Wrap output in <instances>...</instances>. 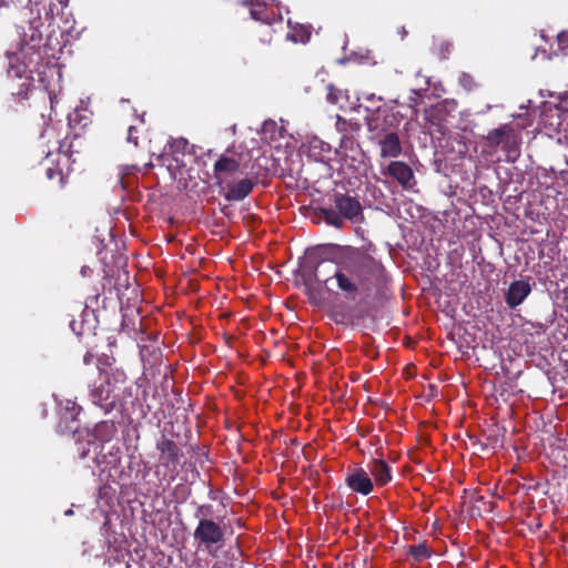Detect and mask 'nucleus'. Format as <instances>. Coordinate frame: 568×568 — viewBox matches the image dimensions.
I'll return each mask as SVG.
<instances>
[{
    "mask_svg": "<svg viewBox=\"0 0 568 568\" xmlns=\"http://www.w3.org/2000/svg\"><path fill=\"white\" fill-rule=\"evenodd\" d=\"M240 168V163L227 156H221L214 164V174L220 186L229 183V178Z\"/></svg>",
    "mask_w": 568,
    "mask_h": 568,
    "instance_id": "nucleus-13",
    "label": "nucleus"
},
{
    "mask_svg": "<svg viewBox=\"0 0 568 568\" xmlns=\"http://www.w3.org/2000/svg\"><path fill=\"white\" fill-rule=\"evenodd\" d=\"M384 174L390 175L404 189H410L414 182V172L412 168L402 161H392L383 171Z\"/></svg>",
    "mask_w": 568,
    "mask_h": 568,
    "instance_id": "nucleus-11",
    "label": "nucleus"
},
{
    "mask_svg": "<svg viewBox=\"0 0 568 568\" xmlns=\"http://www.w3.org/2000/svg\"><path fill=\"white\" fill-rule=\"evenodd\" d=\"M509 144L508 145H503V150L506 152V161L508 162H515L517 156H518V143H517V139H516V135H515V132H513L510 135H509Z\"/></svg>",
    "mask_w": 568,
    "mask_h": 568,
    "instance_id": "nucleus-20",
    "label": "nucleus"
},
{
    "mask_svg": "<svg viewBox=\"0 0 568 568\" xmlns=\"http://www.w3.org/2000/svg\"><path fill=\"white\" fill-rule=\"evenodd\" d=\"M156 449L160 452L159 463L164 468V476L173 480L179 473L182 456L178 445L163 436L158 440Z\"/></svg>",
    "mask_w": 568,
    "mask_h": 568,
    "instance_id": "nucleus-5",
    "label": "nucleus"
},
{
    "mask_svg": "<svg viewBox=\"0 0 568 568\" xmlns=\"http://www.w3.org/2000/svg\"><path fill=\"white\" fill-rule=\"evenodd\" d=\"M141 356L144 357V348L141 349Z\"/></svg>",
    "mask_w": 568,
    "mask_h": 568,
    "instance_id": "nucleus-36",
    "label": "nucleus"
},
{
    "mask_svg": "<svg viewBox=\"0 0 568 568\" xmlns=\"http://www.w3.org/2000/svg\"><path fill=\"white\" fill-rule=\"evenodd\" d=\"M323 219L328 224L336 229H342L344 226V217L339 212L334 210H323Z\"/></svg>",
    "mask_w": 568,
    "mask_h": 568,
    "instance_id": "nucleus-19",
    "label": "nucleus"
},
{
    "mask_svg": "<svg viewBox=\"0 0 568 568\" xmlns=\"http://www.w3.org/2000/svg\"><path fill=\"white\" fill-rule=\"evenodd\" d=\"M19 0H0V8L1 7H4V6H9L11 3H16L18 2Z\"/></svg>",
    "mask_w": 568,
    "mask_h": 568,
    "instance_id": "nucleus-34",
    "label": "nucleus"
},
{
    "mask_svg": "<svg viewBox=\"0 0 568 568\" xmlns=\"http://www.w3.org/2000/svg\"><path fill=\"white\" fill-rule=\"evenodd\" d=\"M276 126V123L274 121H265L263 123V131L267 132Z\"/></svg>",
    "mask_w": 568,
    "mask_h": 568,
    "instance_id": "nucleus-31",
    "label": "nucleus"
},
{
    "mask_svg": "<svg viewBox=\"0 0 568 568\" xmlns=\"http://www.w3.org/2000/svg\"><path fill=\"white\" fill-rule=\"evenodd\" d=\"M211 506L202 505L197 508L195 517L200 518L194 530V539L203 545L210 555L215 556L213 546L223 541L224 532L222 527L212 519L206 518L211 514Z\"/></svg>",
    "mask_w": 568,
    "mask_h": 568,
    "instance_id": "nucleus-4",
    "label": "nucleus"
},
{
    "mask_svg": "<svg viewBox=\"0 0 568 568\" xmlns=\"http://www.w3.org/2000/svg\"><path fill=\"white\" fill-rule=\"evenodd\" d=\"M335 205L344 219L353 223L362 221V206L356 199L348 195H336Z\"/></svg>",
    "mask_w": 568,
    "mask_h": 568,
    "instance_id": "nucleus-10",
    "label": "nucleus"
},
{
    "mask_svg": "<svg viewBox=\"0 0 568 568\" xmlns=\"http://www.w3.org/2000/svg\"><path fill=\"white\" fill-rule=\"evenodd\" d=\"M368 470L379 486L388 484L393 478L390 467L383 459H373L368 464Z\"/></svg>",
    "mask_w": 568,
    "mask_h": 568,
    "instance_id": "nucleus-15",
    "label": "nucleus"
},
{
    "mask_svg": "<svg viewBox=\"0 0 568 568\" xmlns=\"http://www.w3.org/2000/svg\"><path fill=\"white\" fill-rule=\"evenodd\" d=\"M513 132H514V129L508 124H505L497 129H494L486 136L487 143L491 148H497V146L503 148V145H508L509 144L508 139Z\"/></svg>",
    "mask_w": 568,
    "mask_h": 568,
    "instance_id": "nucleus-16",
    "label": "nucleus"
},
{
    "mask_svg": "<svg viewBox=\"0 0 568 568\" xmlns=\"http://www.w3.org/2000/svg\"><path fill=\"white\" fill-rule=\"evenodd\" d=\"M409 554L416 561H423L429 557V550L425 544L413 545L409 547Z\"/></svg>",
    "mask_w": 568,
    "mask_h": 568,
    "instance_id": "nucleus-22",
    "label": "nucleus"
},
{
    "mask_svg": "<svg viewBox=\"0 0 568 568\" xmlns=\"http://www.w3.org/2000/svg\"><path fill=\"white\" fill-rule=\"evenodd\" d=\"M41 26L40 19L30 22L29 31L24 32L21 40V47L18 52H8V74L17 79L23 80L17 94L26 98L31 87V73L41 58L39 48L42 40V33L39 30Z\"/></svg>",
    "mask_w": 568,
    "mask_h": 568,
    "instance_id": "nucleus-2",
    "label": "nucleus"
},
{
    "mask_svg": "<svg viewBox=\"0 0 568 568\" xmlns=\"http://www.w3.org/2000/svg\"><path fill=\"white\" fill-rule=\"evenodd\" d=\"M113 449L114 447L112 446L111 449L109 450L110 460L108 462V464L110 465H115L119 460L118 454L114 453Z\"/></svg>",
    "mask_w": 568,
    "mask_h": 568,
    "instance_id": "nucleus-30",
    "label": "nucleus"
},
{
    "mask_svg": "<svg viewBox=\"0 0 568 568\" xmlns=\"http://www.w3.org/2000/svg\"><path fill=\"white\" fill-rule=\"evenodd\" d=\"M365 99L368 100V101H373V100H378V101H382L383 98L382 97H376L375 94L371 93V94H366L365 95Z\"/></svg>",
    "mask_w": 568,
    "mask_h": 568,
    "instance_id": "nucleus-33",
    "label": "nucleus"
},
{
    "mask_svg": "<svg viewBox=\"0 0 568 568\" xmlns=\"http://www.w3.org/2000/svg\"><path fill=\"white\" fill-rule=\"evenodd\" d=\"M80 410V406H78L73 400L67 399L64 405L61 406V418L67 422H74Z\"/></svg>",
    "mask_w": 568,
    "mask_h": 568,
    "instance_id": "nucleus-18",
    "label": "nucleus"
},
{
    "mask_svg": "<svg viewBox=\"0 0 568 568\" xmlns=\"http://www.w3.org/2000/svg\"><path fill=\"white\" fill-rule=\"evenodd\" d=\"M308 39H310V33H307L306 31H305V36H297V34L293 36L294 41L306 42Z\"/></svg>",
    "mask_w": 568,
    "mask_h": 568,
    "instance_id": "nucleus-32",
    "label": "nucleus"
},
{
    "mask_svg": "<svg viewBox=\"0 0 568 568\" xmlns=\"http://www.w3.org/2000/svg\"><path fill=\"white\" fill-rule=\"evenodd\" d=\"M316 149H318L320 152H329V150H331V148L327 143H325L318 139H314L311 142V152H312L313 156H315L316 159H320V153L315 152Z\"/></svg>",
    "mask_w": 568,
    "mask_h": 568,
    "instance_id": "nucleus-24",
    "label": "nucleus"
},
{
    "mask_svg": "<svg viewBox=\"0 0 568 568\" xmlns=\"http://www.w3.org/2000/svg\"><path fill=\"white\" fill-rule=\"evenodd\" d=\"M348 95L345 91L335 88L333 84L327 85V101L338 105L341 109L345 106Z\"/></svg>",
    "mask_w": 568,
    "mask_h": 568,
    "instance_id": "nucleus-17",
    "label": "nucleus"
},
{
    "mask_svg": "<svg viewBox=\"0 0 568 568\" xmlns=\"http://www.w3.org/2000/svg\"><path fill=\"white\" fill-rule=\"evenodd\" d=\"M374 142L379 146L381 156L384 159L397 158L403 152L399 136L395 131L379 136V139Z\"/></svg>",
    "mask_w": 568,
    "mask_h": 568,
    "instance_id": "nucleus-12",
    "label": "nucleus"
},
{
    "mask_svg": "<svg viewBox=\"0 0 568 568\" xmlns=\"http://www.w3.org/2000/svg\"><path fill=\"white\" fill-rule=\"evenodd\" d=\"M254 183L250 179H243L236 183H225L223 187L227 189L225 199L227 201H242L253 190Z\"/></svg>",
    "mask_w": 568,
    "mask_h": 568,
    "instance_id": "nucleus-14",
    "label": "nucleus"
},
{
    "mask_svg": "<svg viewBox=\"0 0 568 568\" xmlns=\"http://www.w3.org/2000/svg\"><path fill=\"white\" fill-rule=\"evenodd\" d=\"M459 83L467 91H470L475 88V82H474L473 77L467 73H462L459 75Z\"/></svg>",
    "mask_w": 568,
    "mask_h": 568,
    "instance_id": "nucleus-25",
    "label": "nucleus"
},
{
    "mask_svg": "<svg viewBox=\"0 0 568 568\" xmlns=\"http://www.w3.org/2000/svg\"><path fill=\"white\" fill-rule=\"evenodd\" d=\"M324 263L315 268V280L323 282L327 290L334 286L352 301H366L377 295L387 284L388 276L377 248L373 244L361 247L344 246L335 257L332 276L322 277Z\"/></svg>",
    "mask_w": 568,
    "mask_h": 568,
    "instance_id": "nucleus-1",
    "label": "nucleus"
},
{
    "mask_svg": "<svg viewBox=\"0 0 568 568\" xmlns=\"http://www.w3.org/2000/svg\"><path fill=\"white\" fill-rule=\"evenodd\" d=\"M124 389L123 385H112L110 381H106L92 389V403L108 413L123 400Z\"/></svg>",
    "mask_w": 568,
    "mask_h": 568,
    "instance_id": "nucleus-6",
    "label": "nucleus"
},
{
    "mask_svg": "<svg viewBox=\"0 0 568 568\" xmlns=\"http://www.w3.org/2000/svg\"><path fill=\"white\" fill-rule=\"evenodd\" d=\"M558 45L562 51L568 49V32L564 31L558 34Z\"/></svg>",
    "mask_w": 568,
    "mask_h": 568,
    "instance_id": "nucleus-27",
    "label": "nucleus"
},
{
    "mask_svg": "<svg viewBox=\"0 0 568 568\" xmlns=\"http://www.w3.org/2000/svg\"><path fill=\"white\" fill-rule=\"evenodd\" d=\"M135 128L134 126H130L129 128V132H128V141L129 142H132L134 145H138V139L136 136H134L133 132H134Z\"/></svg>",
    "mask_w": 568,
    "mask_h": 568,
    "instance_id": "nucleus-29",
    "label": "nucleus"
},
{
    "mask_svg": "<svg viewBox=\"0 0 568 568\" xmlns=\"http://www.w3.org/2000/svg\"><path fill=\"white\" fill-rule=\"evenodd\" d=\"M349 123L343 119L342 116L337 115L336 119V129L338 132H346Z\"/></svg>",
    "mask_w": 568,
    "mask_h": 568,
    "instance_id": "nucleus-28",
    "label": "nucleus"
},
{
    "mask_svg": "<svg viewBox=\"0 0 568 568\" xmlns=\"http://www.w3.org/2000/svg\"><path fill=\"white\" fill-rule=\"evenodd\" d=\"M114 433L115 426L113 423L102 422L97 424L91 433L87 432L83 439H81V434H78L77 449L79 457L84 459L93 452V462L97 465H101L105 458V455H101V452L104 449L105 444L112 439Z\"/></svg>",
    "mask_w": 568,
    "mask_h": 568,
    "instance_id": "nucleus-3",
    "label": "nucleus"
},
{
    "mask_svg": "<svg viewBox=\"0 0 568 568\" xmlns=\"http://www.w3.org/2000/svg\"><path fill=\"white\" fill-rule=\"evenodd\" d=\"M243 6H252L253 8L251 9V17L252 19L256 20V21H265V18L262 16L263 13V8L262 6L258 3V2H254V0H245L242 2Z\"/></svg>",
    "mask_w": 568,
    "mask_h": 568,
    "instance_id": "nucleus-23",
    "label": "nucleus"
},
{
    "mask_svg": "<svg viewBox=\"0 0 568 568\" xmlns=\"http://www.w3.org/2000/svg\"><path fill=\"white\" fill-rule=\"evenodd\" d=\"M395 121V116L388 113H374L371 116L366 118L367 129L369 133V140L376 141L379 136L384 134L394 132L393 123Z\"/></svg>",
    "mask_w": 568,
    "mask_h": 568,
    "instance_id": "nucleus-7",
    "label": "nucleus"
},
{
    "mask_svg": "<svg viewBox=\"0 0 568 568\" xmlns=\"http://www.w3.org/2000/svg\"><path fill=\"white\" fill-rule=\"evenodd\" d=\"M348 488L361 495H368L373 490V481L368 473L363 468H355L345 478Z\"/></svg>",
    "mask_w": 568,
    "mask_h": 568,
    "instance_id": "nucleus-9",
    "label": "nucleus"
},
{
    "mask_svg": "<svg viewBox=\"0 0 568 568\" xmlns=\"http://www.w3.org/2000/svg\"><path fill=\"white\" fill-rule=\"evenodd\" d=\"M531 285L526 280H517L510 283L505 293V302L510 308H516L529 296Z\"/></svg>",
    "mask_w": 568,
    "mask_h": 568,
    "instance_id": "nucleus-8",
    "label": "nucleus"
},
{
    "mask_svg": "<svg viewBox=\"0 0 568 568\" xmlns=\"http://www.w3.org/2000/svg\"><path fill=\"white\" fill-rule=\"evenodd\" d=\"M72 514H73L72 509H68V510L65 511V515H67V516H70V515H72Z\"/></svg>",
    "mask_w": 568,
    "mask_h": 568,
    "instance_id": "nucleus-35",
    "label": "nucleus"
},
{
    "mask_svg": "<svg viewBox=\"0 0 568 568\" xmlns=\"http://www.w3.org/2000/svg\"><path fill=\"white\" fill-rule=\"evenodd\" d=\"M169 144H170V149L172 150L173 154H176V153H182V154L190 153L191 149L194 148L193 145L190 146L187 140L183 139V138L174 139Z\"/></svg>",
    "mask_w": 568,
    "mask_h": 568,
    "instance_id": "nucleus-21",
    "label": "nucleus"
},
{
    "mask_svg": "<svg viewBox=\"0 0 568 568\" xmlns=\"http://www.w3.org/2000/svg\"><path fill=\"white\" fill-rule=\"evenodd\" d=\"M47 176L49 180H53L55 176L59 178V185L62 187L64 185V178L62 175L61 170L48 168L47 169Z\"/></svg>",
    "mask_w": 568,
    "mask_h": 568,
    "instance_id": "nucleus-26",
    "label": "nucleus"
}]
</instances>
